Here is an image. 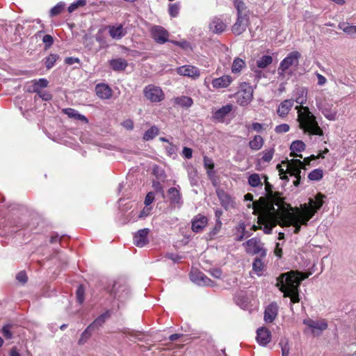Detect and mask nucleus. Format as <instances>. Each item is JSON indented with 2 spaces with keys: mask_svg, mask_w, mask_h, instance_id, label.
<instances>
[{
  "mask_svg": "<svg viewBox=\"0 0 356 356\" xmlns=\"http://www.w3.org/2000/svg\"><path fill=\"white\" fill-rule=\"evenodd\" d=\"M325 195L318 193L315 197L309 198L308 204H301L300 208H292L285 216L286 222L295 227L294 233L298 234L300 231L301 225H307L309 220L323 207Z\"/></svg>",
  "mask_w": 356,
  "mask_h": 356,
  "instance_id": "1",
  "label": "nucleus"
},
{
  "mask_svg": "<svg viewBox=\"0 0 356 356\" xmlns=\"http://www.w3.org/2000/svg\"><path fill=\"white\" fill-rule=\"evenodd\" d=\"M300 279L294 271L282 273L277 277L276 286L284 293V297H289L292 303L299 302Z\"/></svg>",
  "mask_w": 356,
  "mask_h": 356,
  "instance_id": "2",
  "label": "nucleus"
},
{
  "mask_svg": "<svg viewBox=\"0 0 356 356\" xmlns=\"http://www.w3.org/2000/svg\"><path fill=\"white\" fill-rule=\"evenodd\" d=\"M297 121L299 128L310 138L312 136H323V131L316 120V117L310 111L308 106H297Z\"/></svg>",
  "mask_w": 356,
  "mask_h": 356,
  "instance_id": "3",
  "label": "nucleus"
},
{
  "mask_svg": "<svg viewBox=\"0 0 356 356\" xmlns=\"http://www.w3.org/2000/svg\"><path fill=\"white\" fill-rule=\"evenodd\" d=\"M109 293L113 298L123 302L129 297L130 291L124 280H118L114 282Z\"/></svg>",
  "mask_w": 356,
  "mask_h": 356,
  "instance_id": "4",
  "label": "nucleus"
},
{
  "mask_svg": "<svg viewBox=\"0 0 356 356\" xmlns=\"http://www.w3.org/2000/svg\"><path fill=\"white\" fill-rule=\"evenodd\" d=\"M262 177L264 179L265 191L266 192V197L269 202L272 204V209L275 211L273 205L280 207L284 202V199L282 197V193L279 192H274L273 191V186L268 181V177L267 175H264Z\"/></svg>",
  "mask_w": 356,
  "mask_h": 356,
  "instance_id": "5",
  "label": "nucleus"
},
{
  "mask_svg": "<svg viewBox=\"0 0 356 356\" xmlns=\"http://www.w3.org/2000/svg\"><path fill=\"white\" fill-rule=\"evenodd\" d=\"M243 245H245L247 253L250 254H259L261 257H266V250L264 248V243L258 237H254L248 240Z\"/></svg>",
  "mask_w": 356,
  "mask_h": 356,
  "instance_id": "6",
  "label": "nucleus"
},
{
  "mask_svg": "<svg viewBox=\"0 0 356 356\" xmlns=\"http://www.w3.org/2000/svg\"><path fill=\"white\" fill-rule=\"evenodd\" d=\"M237 103L242 106H245L250 103L253 98V89L251 86L245 82L241 85V90L236 93Z\"/></svg>",
  "mask_w": 356,
  "mask_h": 356,
  "instance_id": "7",
  "label": "nucleus"
},
{
  "mask_svg": "<svg viewBox=\"0 0 356 356\" xmlns=\"http://www.w3.org/2000/svg\"><path fill=\"white\" fill-rule=\"evenodd\" d=\"M287 163V173L291 176L295 177L296 179L293 181V185L298 186L300 184L301 179V170L303 163L300 159H292L286 161Z\"/></svg>",
  "mask_w": 356,
  "mask_h": 356,
  "instance_id": "8",
  "label": "nucleus"
},
{
  "mask_svg": "<svg viewBox=\"0 0 356 356\" xmlns=\"http://www.w3.org/2000/svg\"><path fill=\"white\" fill-rule=\"evenodd\" d=\"M316 107L325 118L330 121L337 120L338 109L333 104L327 102H316Z\"/></svg>",
  "mask_w": 356,
  "mask_h": 356,
  "instance_id": "9",
  "label": "nucleus"
},
{
  "mask_svg": "<svg viewBox=\"0 0 356 356\" xmlns=\"http://www.w3.org/2000/svg\"><path fill=\"white\" fill-rule=\"evenodd\" d=\"M143 93L145 97L153 103L160 102L164 99V93L162 90L152 84L145 86Z\"/></svg>",
  "mask_w": 356,
  "mask_h": 356,
  "instance_id": "10",
  "label": "nucleus"
},
{
  "mask_svg": "<svg viewBox=\"0 0 356 356\" xmlns=\"http://www.w3.org/2000/svg\"><path fill=\"white\" fill-rule=\"evenodd\" d=\"M300 57L301 54L297 51L289 53L287 56L281 61L278 67V73L280 74H282L291 66H297L299 63V58Z\"/></svg>",
  "mask_w": 356,
  "mask_h": 356,
  "instance_id": "11",
  "label": "nucleus"
},
{
  "mask_svg": "<svg viewBox=\"0 0 356 356\" xmlns=\"http://www.w3.org/2000/svg\"><path fill=\"white\" fill-rule=\"evenodd\" d=\"M168 197L170 204L172 207L181 208L184 201L180 193V187H171L168 190Z\"/></svg>",
  "mask_w": 356,
  "mask_h": 356,
  "instance_id": "12",
  "label": "nucleus"
},
{
  "mask_svg": "<svg viewBox=\"0 0 356 356\" xmlns=\"http://www.w3.org/2000/svg\"><path fill=\"white\" fill-rule=\"evenodd\" d=\"M303 323L312 329L314 335H320L321 332L327 328V323L325 320L314 321L312 319H305Z\"/></svg>",
  "mask_w": 356,
  "mask_h": 356,
  "instance_id": "13",
  "label": "nucleus"
},
{
  "mask_svg": "<svg viewBox=\"0 0 356 356\" xmlns=\"http://www.w3.org/2000/svg\"><path fill=\"white\" fill-rule=\"evenodd\" d=\"M152 38L159 44H164L168 41L169 33L161 26H154L151 30Z\"/></svg>",
  "mask_w": 356,
  "mask_h": 356,
  "instance_id": "14",
  "label": "nucleus"
},
{
  "mask_svg": "<svg viewBox=\"0 0 356 356\" xmlns=\"http://www.w3.org/2000/svg\"><path fill=\"white\" fill-rule=\"evenodd\" d=\"M191 280L199 286H213L214 282L200 271L192 272L190 275Z\"/></svg>",
  "mask_w": 356,
  "mask_h": 356,
  "instance_id": "15",
  "label": "nucleus"
},
{
  "mask_svg": "<svg viewBox=\"0 0 356 356\" xmlns=\"http://www.w3.org/2000/svg\"><path fill=\"white\" fill-rule=\"evenodd\" d=\"M176 72L180 76L191 77L193 79H196L200 76L199 69L195 66L189 65L177 67L176 69Z\"/></svg>",
  "mask_w": 356,
  "mask_h": 356,
  "instance_id": "16",
  "label": "nucleus"
},
{
  "mask_svg": "<svg viewBox=\"0 0 356 356\" xmlns=\"http://www.w3.org/2000/svg\"><path fill=\"white\" fill-rule=\"evenodd\" d=\"M248 24V17L247 15H237L236 22L232 27L233 33L236 35H241L245 31Z\"/></svg>",
  "mask_w": 356,
  "mask_h": 356,
  "instance_id": "17",
  "label": "nucleus"
},
{
  "mask_svg": "<svg viewBox=\"0 0 356 356\" xmlns=\"http://www.w3.org/2000/svg\"><path fill=\"white\" fill-rule=\"evenodd\" d=\"M150 230L143 228L138 230L134 236V244L139 248H143L149 243L148 234Z\"/></svg>",
  "mask_w": 356,
  "mask_h": 356,
  "instance_id": "18",
  "label": "nucleus"
},
{
  "mask_svg": "<svg viewBox=\"0 0 356 356\" xmlns=\"http://www.w3.org/2000/svg\"><path fill=\"white\" fill-rule=\"evenodd\" d=\"M216 195L220 200L221 206L227 211L229 208L234 207V202L230 195L224 190L218 188L216 190Z\"/></svg>",
  "mask_w": 356,
  "mask_h": 356,
  "instance_id": "19",
  "label": "nucleus"
},
{
  "mask_svg": "<svg viewBox=\"0 0 356 356\" xmlns=\"http://www.w3.org/2000/svg\"><path fill=\"white\" fill-rule=\"evenodd\" d=\"M208 224V218L202 214L195 216L191 221V229L194 232H201Z\"/></svg>",
  "mask_w": 356,
  "mask_h": 356,
  "instance_id": "20",
  "label": "nucleus"
},
{
  "mask_svg": "<svg viewBox=\"0 0 356 356\" xmlns=\"http://www.w3.org/2000/svg\"><path fill=\"white\" fill-rule=\"evenodd\" d=\"M233 110V105L228 104L213 112L212 118L218 122H224L225 117Z\"/></svg>",
  "mask_w": 356,
  "mask_h": 356,
  "instance_id": "21",
  "label": "nucleus"
},
{
  "mask_svg": "<svg viewBox=\"0 0 356 356\" xmlns=\"http://www.w3.org/2000/svg\"><path fill=\"white\" fill-rule=\"evenodd\" d=\"M293 96L294 97V102L303 106L307 102V88L304 86H298L295 88L293 92Z\"/></svg>",
  "mask_w": 356,
  "mask_h": 356,
  "instance_id": "22",
  "label": "nucleus"
},
{
  "mask_svg": "<svg viewBox=\"0 0 356 356\" xmlns=\"http://www.w3.org/2000/svg\"><path fill=\"white\" fill-rule=\"evenodd\" d=\"M111 313L110 310H106L104 313L97 317L88 326L94 332L99 330L103 326L105 322L110 318Z\"/></svg>",
  "mask_w": 356,
  "mask_h": 356,
  "instance_id": "23",
  "label": "nucleus"
},
{
  "mask_svg": "<svg viewBox=\"0 0 356 356\" xmlns=\"http://www.w3.org/2000/svg\"><path fill=\"white\" fill-rule=\"evenodd\" d=\"M271 339L270 332L266 327H261L257 330V341L261 346H266Z\"/></svg>",
  "mask_w": 356,
  "mask_h": 356,
  "instance_id": "24",
  "label": "nucleus"
},
{
  "mask_svg": "<svg viewBox=\"0 0 356 356\" xmlns=\"http://www.w3.org/2000/svg\"><path fill=\"white\" fill-rule=\"evenodd\" d=\"M294 104L293 99H285L282 102L277 109V115L281 118H285L291 110Z\"/></svg>",
  "mask_w": 356,
  "mask_h": 356,
  "instance_id": "25",
  "label": "nucleus"
},
{
  "mask_svg": "<svg viewBox=\"0 0 356 356\" xmlns=\"http://www.w3.org/2000/svg\"><path fill=\"white\" fill-rule=\"evenodd\" d=\"M278 307L277 303H270L265 309L264 321L266 323H272L277 316Z\"/></svg>",
  "mask_w": 356,
  "mask_h": 356,
  "instance_id": "26",
  "label": "nucleus"
},
{
  "mask_svg": "<svg viewBox=\"0 0 356 356\" xmlns=\"http://www.w3.org/2000/svg\"><path fill=\"white\" fill-rule=\"evenodd\" d=\"M97 95L102 99H108L112 96V90L106 83H99L95 87Z\"/></svg>",
  "mask_w": 356,
  "mask_h": 356,
  "instance_id": "27",
  "label": "nucleus"
},
{
  "mask_svg": "<svg viewBox=\"0 0 356 356\" xmlns=\"http://www.w3.org/2000/svg\"><path fill=\"white\" fill-rule=\"evenodd\" d=\"M226 28V24L218 17H214L209 24L210 30L216 34L222 33Z\"/></svg>",
  "mask_w": 356,
  "mask_h": 356,
  "instance_id": "28",
  "label": "nucleus"
},
{
  "mask_svg": "<svg viewBox=\"0 0 356 356\" xmlns=\"http://www.w3.org/2000/svg\"><path fill=\"white\" fill-rule=\"evenodd\" d=\"M232 82V78L229 75H224L213 79L211 84L214 88H224L228 87Z\"/></svg>",
  "mask_w": 356,
  "mask_h": 356,
  "instance_id": "29",
  "label": "nucleus"
},
{
  "mask_svg": "<svg viewBox=\"0 0 356 356\" xmlns=\"http://www.w3.org/2000/svg\"><path fill=\"white\" fill-rule=\"evenodd\" d=\"M111 68L115 72L123 71L128 66L127 61L122 58H113L108 61Z\"/></svg>",
  "mask_w": 356,
  "mask_h": 356,
  "instance_id": "30",
  "label": "nucleus"
},
{
  "mask_svg": "<svg viewBox=\"0 0 356 356\" xmlns=\"http://www.w3.org/2000/svg\"><path fill=\"white\" fill-rule=\"evenodd\" d=\"M109 34L113 39H121L127 34V31L123 28L122 24H118L117 26H110L108 27Z\"/></svg>",
  "mask_w": 356,
  "mask_h": 356,
  "instance_id": "31",
  "label": "nucleus"
},
{
  "mask_svg": "<svg viewBox=\"0 0 356 356\" xmlns=\"http://www.w3.org/2000/svg\"><path fill=\"white\" fill-rule=\"evenodd\" d=\"M265 258L266 257H261L259 255V257H256L252 262V270L258 276H261L266 269V265L264 261Z\"/></svg>",
  "mask_w": 356,
  "mask_h": 356,
  "instance_id": "32",
  "label": "nucleus"
},
{
  "mask_svg": "<svg viewBox=\"0 0 356 356\" xmlns=\"http://www.w3.org/2000/svg\"><path fill=\"white\" fill-rule=\"evenodd\" d=\"M305 147L306 145L305 143L302 140H297L293 141L290 146V149L291 151V156L293 157L299 156L300 158H302V154H298L297 153L302 152V151H304Z\"/></svg>",
  "mask_w": 356,
  "mask_h": 356,
  "instance_id": "33",
  "label": "nucleus"
},
{
  "mask_svg": "<svg viewBox=\"0 0 356 356\" xmlns=\"http://www.w3.org/2000/svg\"><path fill=\"white\" fill-rule=\"evenodd\" d=\"M186 170L191 186H197L199 177L197 169L192 165H188L186 167Z\"/></svg>",
  "mask_w": 356,
  "mask_h": 356,
  "instance_id": "34",
  "label": "nucleus"
},
{
  "mask_svg": "<svg viewBox=\"0 0 356 356\" xmlns=\"http://www.w3.org/2000/svg\"><path fill=\"white\" fill-rule=\"evenodd\" d=\"M60 58L57 54H50L42 60V63L45 66L47 70L53 68L56 63Z\"/></svg>",
  "mask_w": 356,
  "mask_h": 356,
  "instance_id": "35",
  "label": "nucleus"
},
{
  "mask_svg": "<svg viewBox=\"0 0 356 356\" xmlns=\"http://www.w3.org/2000/svg\"><path fill=\"white\" fill-rule=\"evenodd\" d=\"M63 112L70 118H74L75 120L84 122L86 123L88 122V120L85 115L80 114L74 108H67L63 109Z\"/></svg>",
  "mask_w": 356,
  "mask_h": 356,
  "instance_id": "36",
  "label": "nucleus"
},
{
  "mask_svg": "<svg viewBox=\"0 0 356 356\" xmlns=\"http://www.w3.org/2000/svg\"><path fill=\"white\" fill-rule=\"evenodd\" d=\"M204 167L207 169V173L209 179H211L214 174V163L213 160L211 158H209L207 156H204L203 157Z\"/></svg>",
  "mask_w": 356,
  "mask_h": 356,
  "instance_id": "37",
  "label": "nucleus"
},
{
  "mask_svg": "<svg viewBox=\"0 0 356 356\" xmlns=\"http://www.w3.org/2000/svg\"><path fill=\"white\" fill-rule=\"evenodd\" d=\"M264 145V139L259 135L254 136L252 140H250L248 143L249 147L254 151L259 150Z\"/></svg>",
  "mask_w": 356,
  "mask_h": 356,
  "instance_id": "38",
  "label": "nucleus"
},
{
  "mask_svg": "<svg viewBox=\"0 0 356 356\" xmlns=\"http://www.w3.org/2000/svg\"><path fill=\"white\" fill-rule=\"evenodd\" d=\"M175 102L184 108H189L193 104V99L188 96L177 97L175 99Z\"/></svg>",
  "mask_w": 356,
  "mask_h": 356,
  "instance_id": "39",
  "label": "nucleus"
},
{
  "mask_svg": "<svg viewBox=\"0 0 356 356\" xmlns=\"http://www.w3.org/2000/svg\"><path fill=\"white\" fill-rule=\"evenodd\" d=\"M338 27L349 35L355 36L356 35V26L350 25L348 22H343L339 24Z\"/></svg>",
  "mask_w": 356,
  "mask_h": 356,
  "instance_id": "40",
  "label": "nucleus"
},
{
  "mask_svg": "<svg viewBox=\"0 0 356 356\" xmlns=\"http://www.w3.org/2000/svg\"><path fill=\"white\" fill-rule=\"evenodd\" d=\"M159 133V128L154 125L152 126L149 129H148L145 134H143V140L145 141H149L154 138Z\"/></svg>",
  "mask_w": 356,
  "mask_h": 356,
  "instance_id": "41",
  "label": "nucleus"
},
{
  "mask_svg": "<svg viewBox=\"0 0 356 356\" xmlns=\"http://www.w3.org/2000/svg\"><path fill=\"white\" fill-rule=\"evenodd\" d=\"M273 63V57L270 55H264L257 60L259 68H266Z\"/></svg>",
  "mask_w": 356,
  "mask_h": 356,
  "instance_id": "42",
  "label": "nucleus"
},
{
  "mask_svg": "<svg viewBox=\"0 0 356 356\" xmlns=\"http://www.w3.org/2000/svg\"><path fill=\"white\" fill-rule=\"evenodd\" d=\"M245 66V63L243 60L236 58L234 60L232 65V72L233 73H238Z\"/></svg>",
  "mask_w": 356,
  "mask_h": 356,
  "instance_id": "43",
  "label": "nucleus"
},
{
  "mask_svg": "<svg viewBox=\"0 0 356 356\" xmlns=\"http://www.w3.org/2000/svg\"><path fill=\"white\" fill-rule=\"evenodd\" d=\"M94 332H95L92 329H90V327L88 326L82 332L81 337L78 341V344L83 345L90 338Z\"/></svg>",
  "mask_w": 356,
  "mask_h": 356,
  "instance_id": "44",
  "label": "nucleus"
},
{
  "mask_svg": "<svg viewBox=\"0 0 356 356\" xmlns=\"http://www.w3.org/2000/svg\"><path fill=\"white\" fill-rule=\"evenodd\" d=\"M248 184L252 187H258L262 186L261 178L259 174L253 173L250 175L248 179Z\"/></svg>",
  "mask_w": 356,
  "mask_h": 356,
  "instance_id": "45",
  "label": "nucleus"
},
{
  "mask_svg": "<svg viewBox=\"0 0 356 356\" xmlns=\"http://www.w3.org/2000/svg\"><path fill=\"white\" fill-rule=\"evenodd\" d=\"M323 172L321 169L319 168L312 170L308 175V178L311 181H319L323 178Z\"/></svg>",
  "mask_w": 356,
  "mask_h": 356,
  "instance_id": "46",
  "label": "nucleus"
},
{
  "mask_svg": "<svg viewBox=\"0 0 356 356\" xmlns=\"http://www.w3.org/2000/svg\"><path fill=\"white\" fill-rule=\"evenodd\" d=\"M279 345L282 349V356H289L290 347L289 345V341L286 338L281 339Z\"/></svg>",
  "mask_w": 356,
  "mask_h": 356,
  "instance_id": "47",
  "label": "nucleus"
},
{
  "mask_svg": "<svg viewBox=\"0 0 356 356\" xmlns=\"http://www.w3.org/2000/svg\"><path fill=\"white\" fill-rule=\"evenodd\" d=\"M95 38L96 41L99 44V49L108 47V44H107L106 38L100 31L96 33Z\"/></svg>",
  "mask_w": 356,
  "mask_h": 356,
  "instance_id": "48",
  "label": "nucleus"
},
{
  "mask_svg": "<svg viewBox=\"0 0 356 356\" xmlns=\"http://www.w3.org/2000/svg\"><path fill=\"white\" fill-rule=\"evenodd\" d=\"M48 85V81L46 79L41 78L38 80H35L33 83V92L40 90V88H46Z\"/></svg>",
  "mask_w": 356,
  "mask_h": 356,
  "instance_id": "49",
  "label": "nucleus"
},
{
  "mask_svg": "<svg viewBox=\"0 0 356 356\" xmlns=\"http://www.w3.org/2000/svg\"><path fill=\"white\" fill-rule=\"evenodd\" d=\"M180 10V4L178 3H170L168 6V13L170 17H177Z\"/></svg>",
  "mask_w": 356,
  "mask_h": 356,
  "instance_id": "50",
  "label": "nucleus"
},
{
  "mask_svg": "<svg viewBox=\"0 0 356 356\" xmlns=\"http://www.w3.org/2000/svg\"><path fill=\"white\" fill-rule=\"evenodd\" d=\"M274 152V148H269L268 149H265L261 152L262 157L261 160H262L264 162H270L273 157Z\"/></svg>",
  "mask_w": 356,
  "mask_h": 356,
  "instance_id": "51",
  "label": "nucleus"
},
{
  "mask_svg": "<svg viewBox=\"0 0 356 356\" xmlns=\"http://www.w3.org/2000/svg\"><path fill=\"white\" fill-rule=\"evenodd\" d=\"M65 8V3L63 2H59L54 6L49 12L50 16L54 17L61 13Z\"/></svg>",
  "mask_w": 356,
  "mask_h": 356,
  "instance_id": "52",
  "label": "nucleus"
},
{
  "mask_svg": "<svg viewBox=\"0 0 356 356\" xmlns=\"http://www.w3.org/2000/svg\"><path fill=\"white\" fill-rule=\"evenodd\" d=\"M85 289L83 285H79L76 291V301L79 305L84 302Z\"/></svg>",
  "mask_w": 356,
  "mask_h": 356,
  "instance_id": "53",
  "label": "nucleus"
},
{
  "mask_svg": "<svg viewBox=\"0 0 356 356\" xmlns=\"http://www.w3.org/2000/svg\"><path fill=\"white\" fill-rule=\"evenodd\" d=\"M222 226V222H216L214 227L208 234L209 239H213L220 232Z\"/></svg>",
  "mask_w": 356,
  "mask_h": 356,
  "instance_id": "54",
  "label": "nucleus"
},
{
  "mask_svg": "<svg viewBox=\"0 0 356 356\" xmlns=\"http://www.w3.org/2000/svg\"><path fill=\"white\" fill-rule=\"evenodd\" d=\"M233 2L237 10V15H243V12L246 9L243 0H233Z\"/></svg>",
  "mask_w": 356,
  "mask_h": 356,
  "instance_id": "55",
  "label": "nucleus"
},
{
  "mask_svg": "<svg viewBox=\"0 0 356 356\" xmlns=\"http://www.w3.org/2000/svg\"><path fill=\"white\" fill-rule=\"evenodd\" d=\"M12 327H13V325L8 323V324L4 325L1 329L2 334L7 339H11L13 337V333L10 330Z\"/></svg>",
  "mask_w": 356,
  "mask_h": 356,
  "instance_id": "56",
  "label": "nucleus"
},
{
  "mask_svg": "<svg viewBox=\"0 0 356 356\" xmlns=\"http://www.w3.org/2000/svg\"><path fill=\"white\" fill-rule=\"evenodd\" d=\"M86 5V0H78L72 3L67 8L69 13H72L79 7H83Z\"/></svg>",
  "mask_w": 356,
  "mask_h": 356,
  "instance_id": "57",
  "label": "nucleus"
},
{
  "mask_svg": "<svg viewBox=\"0 0 356 356\" xmlns=\"http://www.w3.org/2000/svg\"><path fill=\"white\" fill-rule=\"evenodd\" d=\"M54 38L49 34H46L42 38V42L44 44V50L49 49L54 44Z\"/></svg>",
  "mask_w": 356,
  "mask_h": 356,
  "instance_id": "58",
  "label": "nucleus"
},
{
  "mask_svg": "<svg viewBox=\"0 0 356 356\" xmlns=\"http://www.w3.org/2000/svg\"><path fill=\"white\" fill-rule=\"evenodd\" d=\"M289 129H290V127L289 124H280V125H277L275 127V131L277 134H283V133L288 132L289 131Z\"/></svg>",
  "mask_w": 356,
  "mask_h": 356,
  "instance_id": "59",
  "label": "nucleus"
},
{
  "mask_svg": "<svg viewBox=\"0 0 356 356\" xmlns=\"http://www.w3.org/2000/svg\"><path fill=\"white\" fill-rule=\"evenodd\" d=\"M152 209V207L145 206V207L140 212V214L138 215V218H144L147 217L148 216L150 215Z\"/></svg>",
  "mask_w": 356,
  "mask_h": 356,
  "instance_id": "60",
  "label": "nucleus"
},
{
  "mask_svg": "<svg viewBox=\"0 0 356 356\" xmlns=\"http://www.w3.org/2000/svg\"><path fill=\"white\" fill-rule=\"evenodd\" d=\"M154 198H155L154 193L153 192H149L146 195L145 198V201H144L145 205L150 207V204L153 202V201L154 200Z\"/></svg>",
  "mask_w": 356,
  "mask_h": 356,
  "instance_id": "61",
  "label": "nucleus"
},
{
  "mask_svg": "<svg viewBox=\"0 0 356 356\" xmlns=\"http://www.w3.org/2000/svg\"><path fill=\"white\" fill-rule=\"evenodd\" d=\"M35 92L44 101H49L52 98V95L49 92L38 90Z\"/></svg>",
  "mask_w": 356,
  "mask_h": 356,
  "instance_id": "62",
  "label": "nucleus"
},
{
  "mask_svg": "<svg viewBox=\"0 0 356 356\" xmlns=\"http://www.w3.org/2000/svg\"><path fill=\"white\" fill-rule=\"evenodd\" d=\"M153 173L158 179H163L165 177L164 171L158 166L154 168Z\"/></svg>",
  "mask_w": 356,
  "mask_h": 356,
  "instance_id": "63",
  "label": "nucleus"
},
{
  "mask_svg": "<svg viewBox=\"0 0 356 356\" xmlns=\"http://www.w3.org/2000/svg\"><path fill=\"white\" fill-rule=\"evenodd\" d=\"M16 279L21 283L25 284L28 280V277L25 271H20L16 275Z\"/></svg>",
  "mask_w": 356,
  "mask_h": 356,
  "instance_id": "64",
  "label": "nucleus"
}]
</instances>
